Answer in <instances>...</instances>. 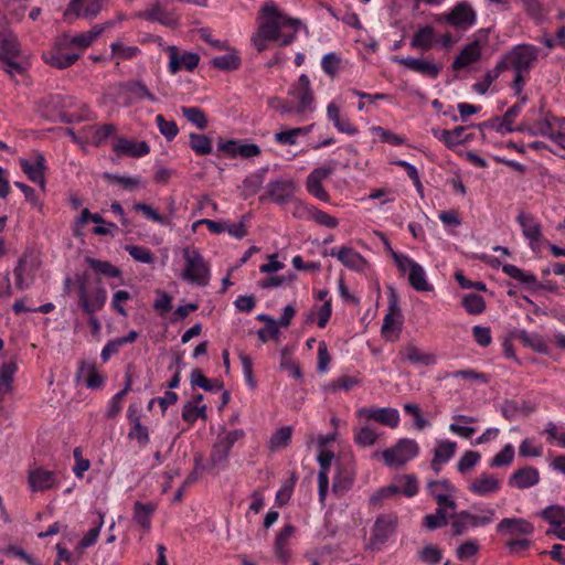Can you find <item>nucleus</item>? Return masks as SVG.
I'll list each match as a JSON object with an SVG mask.
<instances>
[{
    "mask_svg": "<svg viewBox=\"0 0 565 565\" xmlns=\"http://www.w3.org/2000/svg\"><path fill=\"white\" fill-rule=\"evenodd\" d=\"M78 305L83 312L88 316V326L93 335L100 332L102 324L95 313L102 310L107 300V291L104 287L98 286L92 295L88 294L87 275L76 277Z\"/></svg>",
    "mask_w": 565,
    "mask_h": 565,
    "instance_id": "1",
    "label": "nucleus"
},
{
    "mask_svg": "<svg viewBox=\"0 0 565 565\" xmlns=\"http://www.w3.org/2000/svg\"><path fill=\"white\" fill-rule=\"evenodd\" d=\"M182 255L185 260L182 278L201 287L206 286L210 280V266L199 249L186 246Z\"/></svg>",
    "mask_w": 565,
    "mask_h": 565,
    "instance_id": "2",
    "label": "nucleus"
},
{
    "mask_svg": "<svg viewBox=\"0 0 565 565\" xmlns=\"http://www.w3.org/2000/svg\"><path fill=\"white\" fill-rule=\"evenodd\" d=\"M403 315L398 305V296L393 287L388 288V312L385 315L381 333L387 341H395L402 331Z\"/></svg>",
    "mask_w": 565,
    "mask_h": 565,
    "instance_id": "3",
    "label": "nucleus"
},
{
    "mask_svg": "<svg viewBox=\"0 0 565 565\" xmlns=\"http://www.w3.org/2000/svg\"><path fill=\"white\" fill-rule=\"evenodd\" d=\"M419 452L418 444L414 439L402 438L395 446L382 452L384 463L388 467H402Z\"/></svg>",
    "mask_w": 565,
    "mask_h": 565,
    "instance_id": "4",
    "label": "nucleus"
},
{
    "mask_svg": "<svg viewBox=\"0 0 565 565\" xmlns=\"http://www.w3.org/2000/svg\"><path fill=\"white\" fill-rule=\"evenodd\" d=\"M401 480L404 481V487L392 483L377 489L371 495L370 504L373 507H381L384 500L391 499L399 493H403L407 498H412L417 494L418 484L414 475H404Z\"/></svg>",
    "mask_w": 565,
    "mask_h": 565,
    "instance_id": "5",
    "label": "nucleus"
},
{
    "mask_svg": "<svg viewBox=\"0 0 565 565\" xmlns=\"http://www.w3.org/2000/svg\"><path fill=\"white\" fill-rule=\"evenodd\" d=\"M540 49L533 44H518L509 52L511 68L513 72L529 73L537 61Z\"/></svg>",
    "mask_w": 565,
    "mask_h": 565,
    "instance_id": "6",
    "label": "nucleus"
},
{
    "mask_svg": "<svg viewBox=\"0 0 565 565\" xmlns=\"http://www.w3.org/2000/svg\"><path fill=\"white\" fill-rule=\"evenodd\" d=\"M68 49L70 47L67 46L65 39L60 36L55 40L50 50L43 52L42 58L52 67L65 70L72 66L79 58V54L66 53L65 51Z\"/></svg>",
    "mask_w": 565,
    "mask_h": 565,
    "instance_id": "7",
    "label": "nucleus"
},
{
    "mask_svg": "<svg viewBox=\"0 0 565 565\" xmlns=\"http://www.w3.org/2000/svg\"><path fill=\"white\" fill-rule=\"evenodd\" d=\"M439 20H443L457 30H467L476 23L477 13L468 2L461 1Z\"/></svg>",
    "mask_w": 565,
    "mask_h": 565,
    "instance_id": "8",
    "label": "nucleus"
},
{
    "mask_svg": "<svg viewBox=\"0 0 565 565\" xmlns=\"http://www.w3.org/2000/svg\"><path fill=\"white\" fill-rule=\"evenodd\" d=\"M245 437V431L243 429H233L227 431L223 437H220L217 441L213 445L210 460L212 465H221L225 463L231 454V449L235 445L236 441L243 439Z\"/></svg>",
    "mask_w": 565,
    "mask_h": 565,
    "instance_id": "9",
    "label": "nucleus"
},
{
    "mask_svg": "<svg viewBox=\"0 0 565 565\" xmlns=\"http://www.w3.org/2000/svg\"><path fill=\"white\" fill-rule=\"evenodd\" d=\"M167 52L169 54L168 68L171 74H177L182 70L193 72L200 63V55L198 53L183 52L180 54L175 45H169Z\"/></svg>",
    "mask_w": 565,
    "mask_h": 565,
    "instance_id": "10",
    "label": "nucleus"
},
{
    "mask_svg": "<svg viewBox=\"0 0 565 565\" xmlns=\"http://www.w3.org/2000/svg\"><path fill=\"white\" fill-rule=\"evenodd\" d=\"M100 10V0H71L64 11V19L70 23L79 17L93 19Z\"/></svg>",
    "mask_w": 565,
    "mask_h": 565,
    "instance_id": "11",
    "label": "nucleus"
},
{
    "mask_svg": "<svg viewBox=\"0 0 565 565\" xmlns=\"http://www.w3.org/2000/svg\"><path fill=\"white\" fill-rule=\"evenodd\" d=\"M333 171L334 167L332 166H323L313 169L307 177V191L316 199L328 202L330 200V195L322 186V181L328 179L333 173Z\"/></svg>",
    "mask_w": 565,
    "mask_h": 565,
    "instance_id": "12",
    "label": "nucleus"
},
{
    "mask_svg": "<svg viewBox=\"0 0 565 565\" xmlns=\"http://www.w3.org/2000/svg\"><path fill=\"white\" fill-rule=\"evenodd\" d=\"M396 531V518L382 514L377 516L372 529L371 544L377 550L387 542Z\"/></svg>",
    "mask_w": 565,
    "mask_h": 565,
    "instance_id": "13",
    "label": "nucleus"
},
{
    "mask_svg": "<svg viewBox=\"0 0 565 565\" xmlns=\"http://www.w3.org/2000/svg\"><path fill=\"white\" fill-rule=\"evenodd\" d=\"M28 483L33 492H43L58 486L57 475L43 467H36L29 471Z\"/></svg>",
    "mask_w": 565,
    "mask_h": 565,
    "instance_id": "14",
    "label": "nucleus"
},
{
    "mask_svg": "<svg viewBox=\"0 0 565 565\" xmlns=\"http://www.w3.org/2000/svg\"><path fill=\"white\" fill-rule=\"evenodd\" d=\"M266 189V194L260 196V201L269 199L275 203L282 204L287 203L294 196L296 186L295 182L290 179H279L270 181Z\"/></svg>",
    "mask_w": 565,
    "mask_h": 565,
    "instance_id": "15",
    "label": "nucleus"
},
{
    "mask_svg": "<svg viewBox=\"0 0 565 565\" xmlns=\"http://www.w3.org/2000/svg\"><path fill=\"white\" fill-rule=\"evenodd\" d=\"M359 417H364L367 419H373L379 424L384 426L395 428L399 424V413L396 408L391 407H376V408H367L362 407L356 412Z\"/></svg>",
    "mask_w": 565,
    "mask_h": 565,
    "instance_id": "16",
    "label": "nucleus"
},
{
    "mask_svg": "<svg viewBox=\"0 0 565 565\" xmlns=\"http://www.w3.org/2000/svg\"><path fill=\"white\" fill-rule=\"evenodd\" d=\"M19 164L23 173L31 182L39 184L42 189L45 188V171L47 167L45 163V158L41 152L35 153L34 162H30L24 158H20Z\"/></svg>",
    "mask_w": 565,
    "mask_h": 565,
    "instance_id": "17",
    "label": "nucleus"
},
{
    "mask_svg": "<svg viewBox=\"0 0 565 565\" xmlns=\"http://www.w3.org/2000/svg\"><path fill=\"white\" fill-rule=\"evenodd\" d=\"M136 17L149 22H158L168 28H177L179 25L178 15L164 10L159 2L154 3L150 9L137 12Z\"/></svg>",
    "mask_w": 565,
    "mask_h": 565,
    "instance_id": "18",
    "label": "nucleus"
},
{
    "mask_svg": "<svg viewBox=\"0 0 565 565\" xmlns=\"http://www.w3.org/2000/svg\"><path fill=\"white\" fill-rule=\"evenodd\" d=\"M393 62L405 66L406 68L419 73L422 75H425L430 78H437L443 66L433 62L418 60L415 57H399L394 56Z\"/></svg>",
    "mask_w": 565,
    "mask_h": 565,
    "instance_id": "19",
    "label": "nucleus"
},
{
    "mask_svg": "<svg viewBox=\"0 0 565 565\" xmlns=\"http://www.w3.org/2000/svg\"><path fill=\"white\" fill-rule=\"evenodd\" d=\"M540 471L533 466H525L515 470L508 479L511 488L524 490L536 486L540 482Z\"/></svg>",
    "mask_w": 565,
    "mask_h": 565,
    "instance_id": "20",
    "label": "nucleus"
},
{
    "mask_svg": "<svg viewBox=\"0 0 565 565\" xmlns=\"http://www.w3.org/2000/svg\"><path fill=\"white\" fill-rule=\"evenodd\" d=\"M289 93L294 94L298 99V115H301L307 109L311 108L313 103V92L311 89L310 78L308 75L301 74L298 78L297 85L294 87V90H290Z\"/></svg>",
    "mask_w": 565,
    "mask_h": 565,
    "instance_id": "21",
    "label": "nucleus"
},
{
    "mask_svg": "<svg viewBox=\"0 0 565 565\" xmlns=\"http://www.w3.org/2000/svg\"><path fill=\"white\" fill-rule=\"evenodd\" d=\"M114 151L121 156L141 158L150 152V147L146 141H136L134 139L120 137L114 145Z\"/></svg>",
    "mask_w": 565,
    "mask_h": 565,
    "instance_id": "22",
    "label": "nucleus"
},
{
    "mask_svg": "<svg viewBox=\"0 0 565 565\" xmlns=\"http://www.w3.org/2000/svg\"><path fill=\"white\" fill-rule=\"evenodd\" d=\"M481 57L480 40L476 39L465 45L460 53L452 61L451 67L455 71L465 68L466 66L479 61Z\"/></svg>",
    "mask_w": 565,
    "mask_h": 565,
    "instance_id": "23",
    "label": "nucleus"
},
{
    "mask_svg": "<svg viewBox=\"0 0 565 565\" xmlns=\"http://www.w3.org/2000/svg\"><path fill=\"white\" fill-rule=\"evenodd\" d=\"M499 533L530 535L534 532V525L525 519L504 518L497 525Z\"/></svg>",
    "mask_w": 565,
    "mask_h": 565,
    "instance_id": "24",
    "label": "nucleus"
},
{
    "mask_svg": "<svg viewBox=\"0 0 565 565\" xmlns=\"http://www.w3.org/2000/svg\"><path fill=\"white\" fill-rule=\"evenodd\" d=\"M513 338L519 340L525 348L533 350L540 354H548L550 347L543 335L537 333H529L525 330H519L512 334Z\"/></svg>",
    "mask_w": 565,
    "mask_h": 565,
    "instance_id": "25",
    "label": "nucleus"
},
{
    "mask_svg": "<svg viewBox=\"0 0 565 565\" xmlns=\"http://www.w3.org/2000/svg\"><path fill=\"white\" fill-rule=\"evenodd\" d=\"M518 223L522 227L523 235L530 241L533 247L534 243L542 239V226L531 214L520 213L516 217Z\"/></svg>",
    "mask_w": 565,
    "mask_h": 565,
    "instance_id": "26",
    "label": "nucleus"
},
{
    "mask_svg": "<svg viewBox=\"0 0 565 565\" xmlns=\"http://www.w3.org/2000/svg\"><path fill=\"white\" fill-rule=\"evenodd\" d=\"M132 510V521L143 531H149L151 529V518L157 510V504L154 502L142 503L141 501H136Z\"/></svg>",
    "mask_w": 565,
    "mask_h": 565,
    "instance_id": "27",
    "label": "nucleus"
},
{
    "mask_svg": "<svg viewBox=\"0 0 565 565\" xmlns=\"http://www.w3.org/2000/svg\"><path fill=\"white\" fill-rule=\"evenodd\" d=\"M119 87L122 92L131 95V97L127 100V104L142 99H149L152 103L157 102V97L140 81H128L121 83Z\"/></svg>",
    "mask_w": 565,
    "mask_h": 565,
    "instance_id": "28",
    "label": "nucleus"
},
{
    "mask_svg": "<svg viewBox=\"0 0 565 565\" xmlns=\"http://www.w3.org/2000/svg\"><path fill=\"white\" fill-rule=\"evenodd\" d=\"M225 50L228 51L227 54L215 56L211 60L212 67L224 72H232L238 70L242 65V60L238 54V51L228 45L227 49Z\"/></svg>",
    "mask_w": 565,
    "mask_h": 565,
    "instance_id": "29",
    "label": "nucleus"
},
{
    "mask_svg": "<svg viewBox=\"0 0 565 565\" xmlns=\"http://www.w3.org/2000/svg\"><path fill=\"white\" fill-rule=\"evenodd\" d=\"M465 130V127L458 126L451 130L431 129V132L436 138L443 141L448 149H454L456 146L463 143L470 139L469 135L462 137Z\"/></svg>",
    "mask_w": 565,
    "mask_h": 565,
    "instance_id": "30",
    "label": "nucleus"
},
{
    "mask_svg": "<svg viewBox=\"0 0 565 565\" xmlns=\"http://www.w3.org/2000/svg\"><path fill=\"white\" fill-rule=\"evenodd\" d=\"M337 258L343 266L358 271L363 270L367 265L366 259L360 253L347 246L339 248Z\"/></svg>",
    "mask_w": 565,
    "mask_h": 565,
    "instance_id": "31",
    "label": "nucleus"
},
{
    "mask_svg": "<svg viewBox=\"0 0 565 565\" xmlns=\"http://www.w3.org/2000/svg\"><path fill=\"white\" fill-rule=\"evenodd\" d=\"M530 113L535 114L536 110L533 108L530 110ZM539 115L542 116L541 119L536 120L534 125H529V130L525 132L530 134L531 136H552L554 132V128L552 125V119L554 118L550 113L546 115L544 114V103L541 104L540 108L537 109Z\"/></svg>",
    "mask_w": 565,
    "mask_h": 565,
    "instance_id": "32",
    "label": "nucleus"
},
{
    "mask_svg": "<svg viewBox=\"0 0 565 565\" xmlns=\"http://www.w3.org/2000/svg\"><path fill=\"white\" fill-rule=\"evenodd\" d=\"M327 117L331 120L334 127L343 134L353 136L359 132L358 128L351 124L349 118L340 115V108L334 104L330 103L327 107Z\"/></svg>",
    "mask_w": 565,
    "mask_h": 565,
    "instance_id": "33",
    "label": "nucleus"
},
{
    "mask_svg": "<svg viewBox=\"0 0 565 565\" xmlns=\"http://www.w3.org/2000/svg\"><path fill=\"white\" fill-rule=\"evenodd\" d=\"M500 489V481L490 475H481L479 478L475 479L470 486L469 490L478 495H487L489 493H494Z\"/></svg>",
    "mask_w": 565,
    "mask_h": 565,
    "instance_id": "34",
    "label": "nucleus"
},
{
    "mask_svg": "<svg viewBox=\"0 0 565 565\" xmlns=\"http://www.w3.org/2000/svg\"><path fill=\"white\" fill-rule=\"evenodd\" d=\"M437 487H443V491L447 493L455 492V487L450 483L448 479L430 480L427 484L429 493L433 495L438 505L437 509H445L450 497L446 493L437 491Z\"/></svg>",
    "mask_w": 565,
    "mask_h": 565,
    "instance_id": "35",
    "label": "nucleus"
},
{
    "mask_svg": "<svg viewBox=\"0 0 565 565\" xmlns=\"http://www.w3.org/2000/svg\"><path fill=\"white\" fill-rule=\"evenodd\" d=\"M294 532H295V527L291 524H287L279 531V533L277 534V536L275 539V543H274L275 554H276L277 558L279 561H281L282 563H287L290 557V553L286 548V545H287L289 539L292 536Z\"/></svg>",
    "mask_w": 565,
    "mask_h": 565,
    "instance_id": "36",
    "label": "nucleus"
},
{
    "mask_svg": "<svg viewBox=\"0 0 565 565\" xmlns=\"http://www.w3.org/2000/svg\"><path fill=\"white\" fill-rule=\"evenodd\" d=\"M435 38L436 34L433 26H419L418 30L413 35V39L411 41V47L428 51L433 47Z\"/></svg>",
    "mask_w": 565,
    "mask_h": 565,
    "instance_id": "37",
    "label": "nucleus"
},
{
    "mask_svg": "<svg viewBox=\"0 0 565 565\" xmlns=\"http://www.w3.org/2000/svg\"><path fill=\"white\" fill-rule=\"evenodd\" d=\"M502 271L508 275L510 278L518 280L520 284L524 285L527 290L533 292L534 286L536 284V276L532 273H527L512 264H504L502 266Z\"/></svg>",
    "mask_w": 565,
    "mask_h": 565,
    "instance_id": "38",
    "label": "nucleus"
},
{
    "mask_svg": "<svg viewBox=\"0 0 565 565\" xmlns=\"http://www.w3.org/2000/svg\"><path fill=\"white\" fill-rule=\"evenodd\" d=\"M87 374L86 386L92 390L100 388L104 385V376L96 371L95 362L82 361L78 365L77 375Z\"/></svg>",
    "mask_w": 565,
    "mask_h": 565,
    "instance_id": "39",
    "label": "nucleus"
},
{
    "mask_svg": "<svg viewBox=\"0 0 565 565\" xmlns=\"http://www.w3.org/2000/svg\"><path fill=\"white\" fill-rule=\"evenodd\" d=\"M408 282L417 291H431L433 286L426 279V273L424 268L416 263L413 265L408 274Z\"/></svg>",
    "mask_w": 565,
    "mask_h": 565,
    "instance_id": "40",
    "label": "nucleus"
},
{
    "mask_svg": "<svg viewBox=\"0 0 565 565\" xmlns=\"http://www.w3.org/2000/svg\"><path fill=\"white\" fill-rule=\"evenodd\" d=\"M85 262L92 269H94L96 273L100 275L113 278H120L122 275L121 270L118 267L114 266L107 260H99L93 257H86Z\"/></svg>",
    "mask_w": 565,
    "mask_h": 565,
    "instance_id": "41",
    "label": "nucleus"
},
{
    "mask_svg": "<svg viewBox=\"0 0 565 565\" xmlns=\"http://www.w3.org/2000/svg\"><path fill=\"white\" fill-rule=\"evenodd\" d=\"M20 43L11 30L0 35V58L6 55H20Z\"/></svg>",
    "mask_w": 565,
    "mask_h": 565,
    "instance_id": "42",
    "label": "nucleus"
},
{
    "mask_svg": "<svg viewBox=\"0 0 565 565\" xmlns=\"http://www.w3.org/2000/svg\"><path fill=\"white\" fill-rule=\"evenodd\" d=\"M354 476L352 472L348 470H339L333 478L332 491L338 497H341L352 488Z\"/></svg>",
    "mask_w": 565,
    "mask_h": 565,
    "instance_id": "43",
    "label": "nucleus"
},
{
    "mask_svg": "<svg viewBox=\"0 0 565 565\" xmlns=\"http://www.w3.org/2000/svg\"><path fill=\"white\" fill-rule=\"evenodd\" d=\"M189 139L190 148L195 154L205 156L212 152V140L206 135L191 132Z\"/></svg>",
    "mask_w": 565,
    "mask_h": 565,
    "instance_id": "44",
    "label": "nucleus"
},
{
    "mask_svg": "<svg viewBox=\"0 0 565 565\" xmlns=\"http://www.w3.org/2000/svg\"><path fill=\"white\" fill-rule=\"evenodd\" d=\"M282 11L274 2H266L258 12L259 23L280 24Z\"/></svg>",
    "mask_w": 565,
    "mask_h": 565,
    "instance_id": "45",
    "label": "nucleus"
},
{
    "mask_svg": "<svg viewBox=\"0 0 565 565\" xmlns=\"http://www.w3.org/2000/svg\"><path fill=\"white\" fill-rule=\"evenodd\" d=\"M292 436V428L291 426H282L279 429L275 431V434L271 436L269 440V449L271 451L279 450L281 448H286Z\"/></svg>",
    "mask_w": 565,
    "mask_h": 565,
    "instance_id": "46",
    "label": "nucleus"
},
{
    "mask_svg": "<svg viewBox=\"0 0 565 565\" xmlns=\"http://www.w3.org/2000/svg\"><path fill=\"white\" fill-rule=\"evenodd\" d=\"M461 305L469 315H480L486 310V301L482 296L477 294L465 295Z\"/></svg>",
    "mask_w": 565,
    "mask_h": 565,
    "instance_id": "47",
    "label": "nucleus"
},
{
    "mask_svg": "<svg viewBox=\"0 0 565 565\" xmlns=\"http://www.w3.org/2000/svg\"><path fill=\"white\" fill-rule=\"evenodd\" d=\"M449 514L445 509H436L435 513L427 514L423 519V525L429 531L444 527L448 524Z\"/></svg>",
    "mask_w": 565,
    "mask_h": 565,
    "instance_id": "48",
    "label": "nucleus"
},
{
    "mask_svg": "<svg viewBox=\"0 0 565 565\" xmlns=\"http://www.w3.org/2000/svg\"><path fill=\"white\" fill-rule=\"evenodd\" d=\"M206 405L185 403L182 408V419L193 425L199 418L206 419Z\"/></svg>",
    "mask_w": 565,
    "mask_h": 565,
    "instance_id": "49",
    "label": "nucleus"
},
{
    "mask_svg": "<svg viewBox=\"0 0 565 565\" xmlns=\"http://www.w3.org/2000/svg\"><path fill=\"white\" fill-rule=\"evenodd\" d=\"M182 115L196 126L199 129L203 130L207 127L209 120L205 113L200 107H182Z\"/></svg>",
    "mask_w": 565,
    "mask_h": 565,
    "instance_id": "50",
    "label": "nucleus"
},
{
    "mask_svg": "<svg viewBox=\"0 0 565 565\" xmlns=\"http://www.w3.org/2000/svg\"><path fill=\"white\" fill-rule=\"evenodd\" d=\"M541 516L553 526H561L565 523V508L553 504L541 512Z\"/></svg>",
    "mask_w": 565,
    "mask_h": 565,
    "instance_id": "51",
    "label": "nucleus"
},
{
    "mask_svg": "<svg viewBox=\"0 0 565 565\" xmlns=\"http://www.w3.org/2000/svg\"><path fill=\"white\" fill-rule=\"evenodd\" d=\"M520 113L521 109L519 105L511 106L501 117V121L497 127V131L501 135L514 132V127L512 124L514 119L520 115Z\"/></svg>",
    "mask_w": 565,
    "mask_h": 565,
    "instance_id": "52",
    "label": "nucleus"
},
{
    "mask_svg": "<svg viewBox=\"0 0 565 565\" xmlns=\"http://www.w3.org/2000/svg\"><path fill=\"white\" fill-rule=\"evenodd\" d=\"M405 359L412 364L430 365L436 359L433 354L420 352L415 345H407L405 349Z\"/></svg>",
    "mask_w": 565,
    "mask_h": 565,
    "instance_id": "53",
    "label": "nucleus"
},
{
    "mask_svg": "<svg viewBox=\"0 0 565 565\" xmlns=\"http://www.w3.org/2000/svg\"><path fill=\"white\" fill-rule=\"evenodd\" d=\"M418 559L426 565H436L443 559V552L437 545H425L418 552Z\"/></svg>",
    "mask_w": 565,
    "mask_h": 565,
    "instance_id": "54",
    "label": "nucleus"
},
{
    "mask_svg": "<svg viewBox=\"0 0 565 565\" xmlns=\"http://www.w3.org/2000/svg\"><path fill=\"white\" fill-rule=\"evenodd\" d=\"M267 171H268V168L265 167V168L259 169L257 172L249 174L248 177H246L244 179L243 185H244V189L248 192V194H255L260 190V188L265 181V175H266Z\"/></svg>",
    "mask_w": 565,
    "mask_h": 565,
    "instance_id": "55",
    "label": "nucleus"
},
{
    "mask_svg": "<svg viewBox=\"0 0 565 565\" xmlns=\"http://www.w3.org/2000/svg\"><path fill=\"white\" fill-rule=\"evenodd\" d=\"M462 518H466L469 527H479L490 524L493 521L494 510L484 509L482 515H476L470 513L468 510H462Z\"/></svg>",
    "mask_w": 565,
    "mask_h": 565,
    "instance_id": "56",
    "label": "nucleus"
},
{
    "mask_svg": "<svg viewBox=\"0 0 565 565\" xmlns=\"http://www.w3.org/2000/svg\"><path fill=\"white\" fill-rule=\"evenodd\" d=\"M18 371V365L14 360H10L1 365L0 383L6 392L12 390L13 376Z\"/></svg>",
    "mask_w": 565,
    "mask_h": 565,
    "instance_id": "57",
    "label": "nucleus"
},
{
    "mask_svg": "<svg viewBox=\"0 0 565 565\" xmlns=\"http://www.w3.org/2000/svg\"><path fill=\"white\" fill-rule=\"evenodd\" d=\"M342 58L334 52L327 53L321 60L323 72L333 78L341 68Z\"/></svg>",
    "mask_w": 565,
    "mask_h": 565,
    "instance_id": "58",
    "label": "nucleus"
},
{
    "mask_svg": "<svg viewBox=\"0 0 565 565\" xmlns=\"http://www.w3.org/2000/svg\"><path fill=\"white\" fill-rule=\"evenodd\" d=\"M457 444L451 440H439L437 443V447L434 451V455L437 456L438 461H443L444 463L448 462L456 452Z\"/></svg>",
    "mask_w": 565,
    "mask_h": 565,
    "instance_id": "59",
    "label": "nucleus"
},
{
    "mask_svg": "<svg viewBox=\"0 0 565 565\" xmlns=\"http://www.w3.org/2000/svg\"><path fill=\"white\" fill-rule=\"evenodd\" d=\"M514 459V448L507 444L490 461V467L500 468L512 463Z\"/></svg>",
    "mask_w": 565,
    "mask_h": 565,
    "instance_id": "60",
    "label": "nucleus"
},
{
    "mask_svg": "<svg viewBox=\"0 0 565 565\" xmlns=\"http://www.w3.org/2000/svg\"><path fill=\"white\" fill-rule=\"evenodd\" d=\"M132 209L137 212H141L148 220H151L161 225H169L170 220L158 213L151 205L138 202L135 203Z\"/></svg>",
    "mask_w": 565,
    "mask_h": 565,
    "instance_id": "61",
    "label": "nucleus"
},
{
    "mask_svg": "<svg viewBox=\"0 0 565 565\" xmlns=\"http://www.w3.org/2000/svg\"><path fill=\"white\" fill-rule=\"evenodd\" d=\"M156 121L159 131L166 137L168 141H171L177 137L179 127L174 120H167L163 115H158L156 117Z\"/></svg>",
    "mask_w": 565,
    "mask_h": 565,
    "instance_id": "62",
    "label": "nucleus"
},
{
    "mask_svg": "<svg viewBox=\"0 0 565 565\" xmlns=\"http://www.w3.org/2000/svg\"><path fill=\"white\" fill-rule=\"evenodd\" d=\"M481 455L478 451L467 450L457 463V470L460 473L470 471L480 460Z\"/></svg>",
    "mask_w": 565,
    "mask_h": 565,
    "instance_id": "63",
    "label": "nucleus"
},
{
    "mask_svg": "<svg viewBox=\"0 0 565 565\" xmlns=\"http://www.w3.org/2000/svg\"><path fill=\"white\" fill-rule=\"evenodd\" d=\"M377 434L369 426L361 427L354 435V441L360 447H369L376 443Z\"/></svg>",
    "mask_w": 565,
    "mask_h": 565,
    "instance_id": "64",
    "label": "nucleus"
}]
</instances>
